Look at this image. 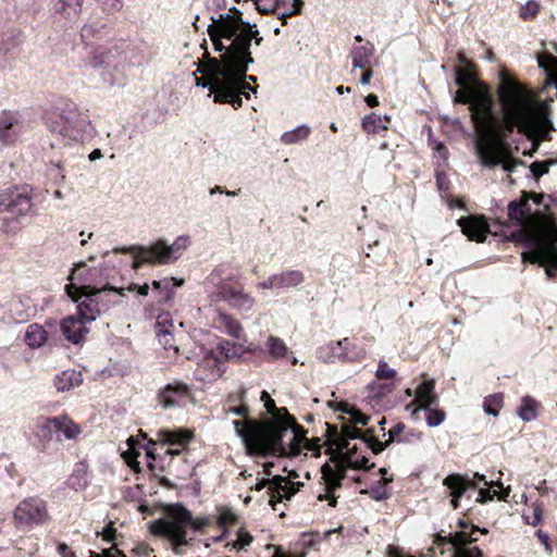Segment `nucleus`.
Wrapping results in <instances>:
<instances>
[{
  "instance_id": "f3484780",
  "label": "nucleus",
  "mask_w": 557,
  "mask_h": 557,
  "mask_svg": "<svg viewBox=\"0 0 557 557\" xmlns=\"http://www.w3.org/2000/svg\"><path fill=\"white\" fill-rule=\"evenodd\" d=\"M257 9L261 13H270L277 11L278 18L286 23V18L297 15L304 7L302 0H252Z\"/></svg>"
},
{
  "instance_id": "a19ab883",
  "label": "nucleus",
  "mask_w": 557,
  "mask_h": 557,
  "mask_svg": "<svg viewBox=\"0 0 557 557\" xmlns=\"http://www.w3.org/2000/svg\"><path fill=\"white\" fill-rule=\"evenodd\" d=\"M343 348L346 362L360 361L366 357V349L348 337L343 338Z\"/></svg>"
},
{
  "instance_id": "a878e982",
  "label": "nucleus",
  "mask_w": 557,
  "mask_h": 557,
  "mask_svg": "<svg viewBox=\"0 0 557 557\" xmlns=\"http://www.w3.org/2000/svg\"><path fill=\"white\" fill-rule=\"evenodd\" d=\"M22 129L23 125L12 113L4 112L0 115V143L2 145L15 143Z\"/></svg>"
},
{
  "instance_id": "b1692460",
  "label": "nucleus",
  "mask_w": 557,
  "mask_h": 557,
  "mask_svg": "<svg viewBox=\"0 0 557 557\" xmlns=\"http://www.w3.org/2000/svg\"><path fill=\"white\" fill-rule=\"evenodd\" d=\"M86 323L87 322L82 320L81 317L69 315L64 318L61 322V330L64 337L73 344L81 343L88 333V329L85 325Z\"/></svg>"
},
{
  "instance_id": "39448f33",
  "label": "nucleus",
  "mask_w": 557,
  "mask_h": 557,
  "mask_svg": "<svg viewBox=\"0 0 557 557\" xmlns=\"http://www.w3.org/2000/svg\"><path fill=\"white\" fill-rule=\"evenodd\" d=\"M190 245L188 235L178 236L171 245L165 239H158L149 246H131L116 248L115 252H132L134 256L133 269H139L143 264H169L177 260L184 250Z\"/></svg>"
},
{
  "instance_id": "4c0bfd02",
  "label": "nucleus",
  "mask_w": 557,
  "mask_h": 557,
  "mask_svg": "<svg viewBox=\"0 0 557 557\" xmlns=\"http://www.w3.org/2000/svg\"><path fill=\"white\" fill-rule=\"evenodd\" d=\"M184 284L183 278L164 277L162 278V288L160 289L158 301L168 302L174 298L175 289Z\"/></svg>"
},
{
  "instance_id": "7c9ffc66",
  "label": "nucleus",
  "mask_w": 557,
  "mask_h": 557,
  "mask_svg": "<svg viewBox=\"0 0 557 557\" xmlns=\"http://www.w3.org/2000/svg\"><path fill=\"white\" fill-rule=\"evenodd\" d=\"M277 290L297 288L305 282V274L300 270L288 269L274 273Z\"/></svg>"
},
{
  "instance_id": "09e8293b",
  "label": "nucleus",
  "mask_w": 557,
  "mask_h": 557,
  "mask_svg": "<svg viewBox=\"0 0 557 557\" xmlns=\"http://www.w3.org/2000/svg\"><path fill=\"white\" fill-rule=\"evenodd\" d=\"M424 410L426 411V424L431 428L438 426L445 420L446 416L443 410L433 409L431 407H428V409Z\"/></svg>"
},
{
  "instance_id": "de8ad7c7",
  "label": "nucleus",
  "mask_w": 557,
  "mask_h": 557,
  "mask_svg": "<svg viewBox=\"0 0 557 557\" xmlns=\"http://www.w3.org/2000/svg\"><path fill=\"white\" fill-rule=\"evenodd\" d=\"M557 160L548 159L545 161H535L530 164V171L533 174V176L539 180L544 174H547L549 171V166L553 164H556Z\"/></svg>"
},
{
  "instance_id": "423d86ee",
  "label": "nucleus",
  "mask_w": 557,
  "mask_h": 557,
  "mask_svg": "<svg viewBox=\"0 0 557 557\" xmlns=\"http://www.w3.org/2000/svg\"><path fill=\"white\" fill-rule=\"evenodd\" d=\"M210 523L207 517L194 518L191 512L181 505L171 507L164 519L152 527L156 534L170 539L175 547L187 545V527L194 531H202Z\"/></svg>"
},
{
  "instance_id": "052dcab7",
  "label": "nucleus",
  "mask_w": 557,
  "mask_h": 557,
  "mask_svg": "<svg viewBox=\"0 0 557 557\" xmlns=\"http://www.w3.org/2000/svg\"><path fill=\"white\" fill-rule=\"evenodd\" d=\"M367 493L375 500H383L387 498V490L384 485L372 487Z\"/></svg>"
},
{
  "instance_id": "ea45409f",
  "label": "nucleus",
  "mask_w": 557,
  "mask_h": 557,
  "mask_svg": "<svg viewBox=\"0 0 557 557\" xmlns=\"http://www.w3.org/2000/svg\"><path fill=\"white\" fill-rule=\"evenodd\" d=\"M388 121L389 117L387 115L381 116L379 114L372 113L363 117L362 128L367 133H377L380 131L387 129Z\"/></svg>"
},
{
  "instance_id": "c85d7f7f",
  "label": "nucleus",
  "mask_w": 557,
  "mask_h": 557,
  "mask_svg": "<svg viewBox=\"0 0 557 557\" xmlns=\"http://www.w3.org/2000/svg\"><path fill=\"white\" fill-rule=\"evenodd\" d=\"M338 450H345V453L342 455L341 461L344 462L346 469H368V458L358 453L356 445L350 446V443L338 444Z\"/></svg>"
},
{
  "instance_id": "9d476101",
  "label": "nucleus",
  "mask_w": 557,
  "mask_h": 557,
  "mask_svg": "<svg viewBox=\"0 0 557 557\" xmlns=\"http://www.w3.org/2000/svg\"><path fill=\"white\" fill-rule=\"evenodd\" d=\"M508 215L517 226L528 231L530 244H532L534 234L541 233L548 227L555 226L554 224L542 225L545 224L544 216L533 214L529 201L525 198L511 201L508 205Z\"/></svg>"
},
{
  "instance_id": "13d9d810",
  "label": "nucleus",
  "mask_w": 557,
  "mask_h": 557,
  "mask_svg": "<svg viewBox=\"0 0 557 557\" xmlns=\"http://www.w3.org/2000/svg\"><path fill=\"white\" fill-rule=\"evenodd\" d=\"M159 342L164 345V348H173L176 354L180 352V348L171 343L172 335L168 330H159L158 331Z\"/></svg>"
},
{
  "instance_id": "cd10ccee",
  "label": "nucleus",
  "mask_w": 557,
  "mask_h": 557,
  "mask_svg": "<svg viewBox=\"0 0 557 557\" xmlns=\"http://www.w3.org/2000/svg\"><path fill=\"white\" fill-rule=\"evenodd\" d=\"M213 326L236 339H240L244 336V330L239 321L224 312H218L213 320Z\"/></svg>"
},
{
  "instance_id": "4be33fe9",
  "label": "nucleus",
  "mask_w": 557,
  "mask_h": 557,
  "mask_svg": "<svg viewBox=\"0 0 557 557\" xmlns=\"http://www.w3.org/2000/svg\"><path fill=\"white\" fill-rule=\"evenodd\" d=\"M434 388L435 382L433 380L422 382L416 389V398L406 406V409H412V413H417L420 409H428V407L436 405L438 397Z\"/></svg>"
},
{
  "instance_id": "79ce46f5",
  "label": "nucleus",
  "mask_w": 557,
  "mask_h": 557,
  "mask_svg": "<svg viewBox=\"0 0 557 557\" xmlns=\"http://www.w3.org/2000/svg\"><path fill=\"white\" fill-rule=\"evenodd\" d=\"M310 132L311 129L309 126L300 125L292 131L283 133V135L281 136V140L285 145L298 144L306 140L310 135Z\"/></svg>"
},
{
  "instance_id": "f8f14e48",
  "label": "nucleus",
  "mask_w": 557,
  "mask_h": 557,
  "mask_svg": "<svg viewBox=\"0 0 557 557\" xmlns=\"http://www.w3.org/2000/svg\"><path fill=\"white\" fill-rule=\"evenodd\" d=\"M202 357L197 361L194 375L198 381L211 383L216 381L225 372V364L216 351L201 348Z\"/></svg>"
},
{
  "instance_id": "5fc2aeb1",
  "label": "nucleus",
  "mask_w": 557,
  "mask_h": 557,
  "mask_svg": "<svg viewBox=\"0 0 557 557\" xmlns=\"http://www.w3.org/2000/svg\"><path fill=\"white\" fill-rule=\"evenodd\" d=\"M236 520H237V516L231 509L221 508L219 510L218 523L220 527L235 523Z\"/></svg>"
},
{
  "instance_id": "c9c22d12",
  "label": "nucleus",
  "mask_w": 557,
  "mask_h": 557,
  "mask_svg": "<svg viewBox=\"0 0 557 557\" xmlns=\"http://www.w3.org/2000/svg\"><path fill=\"white\" fill-rule=\"evenodd\" d=\"M45 123L47 128L52 134L60 135L65 140V120H64V109L61 111L53 110L46 114Z\"/></svg>"
},
{
  "instance_id": "f704fd0d",
  "label": "nucleus",
  "mask_w": 557,
  "mask_h": 557,
  "mask_svg": "<svg viewBox=\"0 0 557 557\" xmlns=\"http://www.w3.org/2000/svg\"><path fill=\"white\" fill-rule=\"evenodd\" d=\"M24 339L30 348H40L46 344L48 333L44 326L33 323L27 326Z\"/></svg>"
},
{
  "instance_id": "bb28decb",
  "label": "nucleus",
  "mask_w": 557,
  "mask_h": 557,
  "mask_svg": "<svg viewBox=\"0 0 557 557\" xmlns=\"http://www.w3.org/2000/svg\"><path fill=\"white\" fill-rule=\"evenodd\" d=\"M94 270L87 269L83 262L75 264L69 276V281L76 284V288H74L75 293L98 288L91 285L94 282Z\"/></svg>"
},
{
  "instance_id": "a18cd8bd",
  "label": "nucleus",
  "mask_w": 557,
  "mask_h": 557,
  "mask_svg": "<svg viewBox=\"0 0 557 557\" xmlns=\"http://www.w3.org/2000/svg\"><path fill=\"white\" fill-rule=\"evenodd\" d=\"M503 406V396L500 394L491 395L485 398L483 407L484 411L487 414H492L494 417L498 416V411Z\"/></svg>"
},
{
  "instance_id": "338daca9",
  "label": "nucleus",
  "mask_w": 557,
  "mask_h": 557,
  "mask_svg": "<svg viewBox=\"0 0 557 557\" xmlns=\"http://www.w3.org/2000/svg\"><path fill=\"white\" fill-rule=\"evenodd\" d=\"M124 292H134L136 290L138 295L140 296H147L149 293V285L146 283L144 285H137V284H131L127 288H123Z\"/></svg>"
},
{
  "instance_id": "72a5a7b5",
  "label": "nucleus",
  "mask_w": 557,
  "mask_h": 557,
  "mask_svg": "<svg viewBox=\"0 0 557 557\" xmlns=\"http://www.w3.org/2000/svg\"><path fill=\"white\" fill-rule=\"evenodd\" d=\"M82 373L69 369L62 371L60 374H58L54 379V386L59 392H66L70 391L76 386H78L82 383Z\"/></svg>"
},
{
  "instance_id": "a211bd4d",
  "label": "nucleus",
  "mask_w": 557,
  "mask_h": 557,
  "mask_svg": "<svg viewBox=\"0 0 557 557\" xmlns=\"http://www.w3.org/2000/svg\"><path fill=\"white\" fill-rule=\"evenodd\" d=\"M79 66L86 70H102L100 74L103 83L112 85L114 82L111 76H107V73H110L113 66L109 62V55L104 48L86 49L85 59Z\"/></svg>"
},
{
  "instance_id": "774afa93",
  "label": "nucleus",
  "mask_w": 557,
  "mask_h": 557,
  "mask_svg": "<svg viewBox=\"0 0 557 557\" xmlns=\"http://www.w3.org/2000/svg\"><path fill=\"white\" fill-rule=\"evenodd\" d=\"M104 557H126L120 549L115 546L102 550Z\"/></svg>"
},
{
  "instance_id": "3c124183",
  "label": "nucleus",
  "mask_w": 557,
  "mask_h": 557,
  "mask_svg": "<svg viewBox=\"0 0 557 557\" xmlns=\"http://www.w3.org/2000/svg\"><path fill=\"white\" fill-rule=\"evenodd\" d=\"M252 542V536L244 529H239L237 532V539L232 543V547L240 550L244 549Z\"/></svg>"
},
{
  "instance_id": "412c9836",
  "label": "nucleus",
  "mask_w": 557,
  "mask_h": 557,
  "mask_svg": "<svg viewBox=\"0 0 557 557\" xmlns=\"http://www.w3.org/2000/svg\"><path fill=\"white\" fill-rule=\"evenodd\" d=\"M461 232L470 239L478 243L485 240L490 233V225L484 216L470 215L458 220Z\"/></svg>"
},
{
  "instance_id": "393cba45",
  "label": "nucleus",
  "mask_w": 557,
  "mask_h": 557,
  "mask_svg": "<svg viewBox=\"0 0 557 557\" xmlns=\"http://www.w3.org/2000/svg\"><path fill=\"white\" fill-rule=\"evenodd\" d=\"M479 531V529H472L471 532L468 533L467 531L462 530L451 535L450 542L456 547L458 557H482L483 554L479 547H465V545L468 543L478 541V537L474 536V533Z\"/></svg>"
},
{
  "instance_id": "9b49d317",
  "label": "nucleus",
  "mask_w": 557,
  "mask_h": 557,
  "mask_svg": "<svg viewBox=\"0 0 557 557\" xmlns=\"http://www.w3.org/2000/svg\"><path fill=\"white\" fill-rule=\"evenodd\" d=\"M13 518L21 525L42 524L49 520L47 503L36 496L21 500L14 509Z\"/></svg>"
},
{
  "instance_id": "20e7f679",
  "label": "nucleus",
  "mask_w": 557,
  "mask_h": 557,
  "mask_svg": "<svg viewBox=\"0 0 557 557\" xmlns=\"http://www.w3.org/2000/svg\"><path fill=\"white\" fill-rule=\"evenodd\" d=\"M233 272L225 265H219L211 271L203 282L205 290L212 302H226L231 308L242 312L251 311L256 299L243 286L231 285Z\"/></svg>"
},
{
  "instance_id": "49530a36",
  "label": "nucleus",
  "mask_w": 557,
  "mask_h": 557,
  "mask_svg": "<svg viewBox=\"0 0 557 557\" xmlns=\"http://www.w3.org/2000/svg\"><path fill=\"white\" fill-rule=\"evenodd\" d=\"M211 351H216L218 352V356L220 358H222V360L225 362L227 359L234 357L237 355V349H236V345L228 342V341H224V342H221L216 348L214 349H210Z\"/></svg>"
},
{
  "instance_id": "680f3d73",
  "label": "nucleus",
  "mask_w": 557,
  "mask_h": 557,
  "mask_svg": "<svg viewBox=\"0 0 557 557\" xmlns=\"http://www.w3.org/2000/svg\"><path fill=\"white\" fill-rule=\"evenodd\" d=\"M98 535H101L102 539L111 543L115 540L116 536V529L112 525V522H110L100 533H97Z\"/></svg>"
},
{
  "instance_id": "4d7b16f0",
  "label": "nucleus",
  "mask_w": 557,
  "mask_h": 557,
  "mask_svg": "<svg viewBox=\"0 0 557 557\" xmlns=\"http://www.w3.org/2000/svg\"><path fill=\"white\" fill-rule=\"evenodd\" d=\"M346 412L350 416V423L356 425V424H361V425H367L368 424V421H369V417L366 416L364 413H362L361 411H359L358 409L356 408H349L346 410Z\"/></svg>"
},
{
  "instance_id": "e433bc0d",
  "label": "nucleus",
  "mask_w": 557,
  "mask_h": 557,
  "mask_svg": "<svg viewBox=\"0 0 557 557\" xmlns=\"http://www.w3.org/2000/svg\"><path fill=\"white\" fill-rule=\"evenodd\" d=\"M373 53L374 48L369 42L366 46L355 47L350 53L352 67L364 70L370 64Z\"/></svg>"
},
{
  "instance_id": "6e6d98bb",
  "label": "nucleus",
  "mask_w": 557,
  "mask_h": 557,
  "mask_svg": "<svg viewBox=\"0 0 557 557\" xmlns=\"http://www.w3.org/2000/svg\"><path fill=\"white\" fill-rule=\"evenodd\" d=\"M22 302L20 300H12L10 302V312L12 313V318L16 322H24L27 320L28 314L21 310Z\"/></svg>"
},
{
  "instance_id": "2eb2a0df",
  "label": "nucleus",
  "mask_w": 557,
  "mask_h": 557,
  "mask_svg": "<svg viewBox=\"0 0 557 557\" xmlns=\"http://www.w3.org/2000/svg\"><path fill=\"white\" fill-rule=\"evenodd\" d=\"M265 486H269L271 495L269 504L274 510L276 502L289 499L297 492L296 484L281 475H274L271 480H261L256 484L255 490L261 491Z\"/></svg>"
},
{
  "instance_id": "4468645a",
  "label": "nucleus",
  "mask_w": 557,
  "mask_h": 557,
  "mask_svg": "<svg viewBox=\"0 0 557 557\" xmlns=\"http://www.w3.org/2000/svg\"><path fill=\"white\" fill-rule=\"evenodd\" d=\"M191 397L190 387L182 382L170 383L158 392V401L165 409L184 407Z\"/></svg>"
},
{
  "instance_id": "ddd939ff",
  "label": "nucleus",
  "mask_w": 557,
  "mask_h": 557,
  "mask_svg": "<svg viewBox=\"0 0 557 557\" xmlns=\"http://www.w3.org/2000/svg\"><path fill=\"white\" fill-rule=\"evenodd\" d=\"M65 120V140L79 141L84 134L90 127L88 114L81 111L75 104H69L64 108Z\"/></svg>"
},
{
  "instance_id": "69168bd1",
  "label": "nucleus",
  "mask_w": 557,
  "mask_h": 557,
  "mask_svg": "<svg viewBox=\"0 0 557 557\" xmlns=\"http://www.w3.org/2000/svg\"><path fill=\"white\" fill-rule=\"evenodd\" d=\"M245 394H246V389L243 386H240L237 391L230 394V396L227 398V404L233 405L237 401L242 403L245 398Z\"/></svg>"
},
{
  "instance_id": "58836bf2",
  "label": "nucleus",
  "mask_w": 557,
  "mask_h": 557,
  "mask_svg": "<svg viewBox=\"0 0 557 557\" xmlns=\"http://www.w3.org/2000/svg\"><path fill=\"white\" fill-rule=\"evenodd\" d=\"M265 347L271 360L285 358L288 354V347L284 341L277 336H269L265 342Z\"/></svg>"
},
{
  "instance_id": "7ed1b4c3",
  "label": "nucleus",
  "mask_w": 557,
  "mask_h": 557,
  "mask_svg": "<svg viewBox=\"0 0 557 557\" xmlns=\"http://www.w3.org/2000/svg\"><path fill=\"white\" fill-rule=\"evenodd\" d=\"M261 400L272 420L239 421L234 420L236 434L242 438L246 451L250 456H268L270 454H299L307 443L306 432L298 425L286 408H276L274 400L263 391Z\"/></svg>"
},
{
  "instance_id": "c03bdc74",
  "label": "nucleus",
  "mask_w": 557,
  "mask_h": 557,
  "mask_svg": "<svg viewBox=\"0 0 557 557\" xmlns=\"http://www.w3.org/2000/svg\"><path fill=\"white\" fill-rule=\"evenodd\" d=\"M519 417L525 421L530 422L536 419V411H535V401L527 396L522 399V405L518 410Z\"/></svg>"
},
{
  "instance_id": "6ab92c4d",
  "label": "nucleus",
  "mask_w": 557,
  "mask_h": 557,
  "mask_svg": "<svg viewBox=\"0 0 557 557\" xmlns=\"http://www.w3.org/2000/svg\"><path fill=\"white\" fill-rule=\"evenodd\" d=\"M193 438V432L184 429L176 430H160L158 432V440L169 445L166 454L171 456H178L188 445Z\"/></svg>"
},
{
  "instance_id": "864d4df0",
  "label": "nucleus",
  "mask_w": 557,
  "mask_h": 557,
  "mask_svg": "<svg viewBox=\"0 0 557 557\" xmlns=\"http://www.w3.org/2000/svg\"><path fill=\"white\" fill-rule=\"evenodd\" d=\"M540 10V5L535 1H528L520 9V17L523 20L533 18Z\"/></svg>"
},
{
  "instance_id": "0e129e2a",
  "label": "nucleus",
  "mask_w": 557,
  "mask_h": 557,
  "mask_svg": "<svg viewBox=\"0 0 557 557\" xmlns=\"http://www.w3.org/2000/svg\"><path fill=\"white\" fill-rule=\"evenodd\" d=\"M225 411L228 413L236 414V416L247 417L248 407L245 404H242L239 406L228 405V407L225 408Z\"/></svg>"
},
{
  "instance_id": "f257e3e1",
  "label": "nucleus",
  "mask_w": 557,
  "mask_h": 557,
  "mask_svg": "<svg viewBox=\"0 0 557 557\" xmlns=\"http://www.w3.org/2000/svg\"><path fill=\"white\" fill-rule=\"evenodd\" d=\"M455 83L459 89L455 92L454 102L469 104L471 120L478 131L475 151L482 166L493 169L500 165L505 172L512 173L518 166L525 165L524 161L512 156L511 147L506 143L515 129L532 140L529 156L539 149L541 141L550 139V133L555 131L553 99H537L527 85L506 71L499 72L495 89L500 115L494 113L490 87L474 81L471 72L456 67Z\"/></svg>"
},
{
  "instance_id": "473e14b6",
  "label": "nucleus",
  "mask_w": 557,
  "mask_h": 557,
  "mask_svg": "<svg viewBox=\"0 0 557 557\" xmlns=\"http://www.w3.org/2000/svg\"><path fill=\"white\" fill-rule=\"evenodd\" d=\"M317 356L320 360L326 363L335 362L337 360L345 361L343 339L338 342H330L326 345L320 347L317 351Z\"/></svg>"
},
{
  "instance_id": "603ef678",
  "label": "nucleus",
  "mask_w": 557,
  "mask_h": 557,
  "mask_svg": "<svg viewBox=\"0 0 557 557\" xmlns=\"http://www.w3.org/2000/svg\"><path fill=\"white\" fill-rule=\"evenodd\" d=\"M396 374V371L387 364L386 361L380 360L377 363V369L375 372V376L379 380H389L393 379Z\"/></svg>"
},
{
  "instance_id": "dca6fc26",
  "label": "nucleus",
  "mask_w": 557,
  "mask_h": 557,
  "mask_svg": "<svg viewBox=\"0 0 557 557\" xmlns=\"http://www.w3.org/2000/svg\"><path fill=\"white\" fill-rule=\"evenodd\" d=\"M346 466L343 461L338 460L334 467L325 463L321 468L322 479L326 485V493L320 494L318 496L319 500L327 499L330 506L334 507L336 505V497L332 495V493L341 487L342 481L346 476Z\"/></svg>"
},
{
  "instance_id": "bf43d9fd",
  "label": "nucleus",
  "mask_w": 557,
  "mask_h": 557,
  "mask_svg": "<svg viewBox=\"0 0 557 557\" xmlns=\"http://www.w3.org/2000/svg\"><path fill=\"white\" fill-rule=\"evenodd\" d=\"M405 424L403 422H398L396 423L389 431H388V438L385 443H382L383 445H385V447L394 442L395 440L398 438V436L404 432L405 430Z\"/></svg>"
},
{
  "instance_id": "2f4dec72",
  "label": "nucleus",
  "mask_w": 557,
  "mask_h": 557,
  "mask_svg": "<svg viewBox=\"0 0 557 557\" xmlns=\"http://www.w3.org/2000/svg\"><path fill=\"white\" fill-rule=\"evenodd\" d=\"M47 426L61 432L67 440L75 438L81 433L79 426L65 416L48 419Z\"/></svg>"
},
{
  "instance_id": "0eeeda50",
  "label": "nucleus",
  "mask_w": 557,
  "mask_h": 557,
  "mask_svg": "<svg viewBox=\"0 0 557 557\" xmlns=\"http://www.w3.org/2000/svg\"><path fill=\"white\" fill-rule=\"evenodd\" d=\"M75 283H70L65 286V290L71 299L77 304V313L82 320L92 322L101 313L104 306L100 305V300L108 297V300L113 305H120L122 298L125 296L123 288H115L109 284L97 289L75 293Z\"/></svg>"
},
{
  "instance_id": "f03ea898",
  "label": "nucleus",
  "mask_w": 557,
  "mask_h": 557,
  "mask_svg": "<svg viewBox=\"0 0 557 557\" xmlns=\"http://www.w3.org/2000/svg\"><path fill=\"white\" fill-rule=\"evenodd\" d=\"M242 15L239 10L231 8L227 13L211 16L207 32L219 57L206 52L205 63L193 74L196 86L208 88L214 102L230 103L235 109L242 107V96L249 99L250 92H257V86L247 83H256L257 78L247 72L255 62L252 41L256 46L263 41L256 24L245 22Z\"/></svg>"
},
{
  "instance_id": "1a4fd4ad",
  "label": "nucleus",
  "mask_w": 557,
  "mask_h": 557,
  "mask_svg": "<svg viewBox=\"0 0 557 557\" xmlns=\"http://www.w3.org/2000/svg\"><path fill=\"white\" fill-rule=\"evenodd\" d=\"M34 202L29 193L25 189L7 190L4 211L10 216L2 220V230L7 234H16L21 227L20 222L23 218L33 214Z\"/></svg>"
},
{
  "instance_id": "8fccbe9b",
  "label": "nucleus",
  "mask_w": 557,
  "mask_h": 557,
  "mask_svg": "<svg viewBox=\"0 0 557 557\" xmlns=\"http://www.w3.org/2000/svg\"><path fill=\"white\" fill-rule=\"evenodd\" d=\"M101 8L102 12L111 15L119 12L123 7V0H95Z\"/></svg>"
},
{
  "instance_id": "5701e85b",
  "label": "nucleus",
  "mask_w": 557,
  "mask_h": 557,
  "mask_svg": "<svg viewBox=\"0 0 557 557\" xmlns=\"http://www.w3.org/2000/svg\"><path fill=\"white\" fill-rule=\"evenodd\" d=\"M443 484L449 491L451 497L450 503L454 509L459 506V498L465 494L468 488H474L475 483L468 475L461 474H449L447 475Z\"/></svg>"
},
{
  "instance_id": "e2e57ef3",
  "label": "nucleus",
  "mask_w": 557,
  "mask_h": 557,
  "mask_svg": "<svg viewBox=\"0 0 557 557\" xmlns=\"http://www.w3.org/2000/svg\"><path fill=\"white\" fill-rule=\"evenodd\" d=\"M256 288L257 289H274V290H277L275 275L272 274L267 280L257 283Z\"/></svg>"
},
{
  "instance_id": "c756f323",
  "label": "nucleus",
  "mask_w": 557,
  "mask_h": 557,
  "mask_svg": "<svg viewBox=\"0 0 557 557\" xmlns=\"http://www.w3.org/2000/svg\"><path fill=\"white\" fill-rule=\"evenodd\" d=\"M83 1L84 0H57L54 10L70 23H75L82 14Z\"/></svg>"
},
{
  "instance_id": "6e6552de",
  "label": "nucleus",
  "mask_w": 557,
  "mask_h": 557,
  "mask_svg": "<svg viewBox=\"0 0 557 557\" xmlns=\"http://www.w3.org/2000/svg\"><path fill=\"white\" fill-rule=\"evenodd\" d=\"M531 247L530 251L522 253V261L544 265L547 276H554L557 270V226L534 234Z\"/></svg>"
},
{
  "instance_id": "aec40b11",
  "label": "nucleus",
  "mask_w": 557,
  "mask_h": 557,
  "mask_svg": "<svg viewBox=\"0 0 557 557\" xmlns=\"http://www.w3.org/2000/svg\"><path fill=\"white\" fill-rule=\"evenodd\" d=\"M360 438L374 454H380L385 449V445L373 436H368L351 423H346L342 428V433L335 438V445L350 443V440Z\"/></svg>"
},
{
  "instance_id": "37998d69",
  "label": "nucleus",
  "mask_w": 557,
  "mask_h": 557,
  "mask_svg": "<svg viewBox=\"0 0 557 557\" xmlns=\"http://www.w3.org/2000/svg\"><path fill=\"white\" fill-rule=\"evenodd\" d=\"M539 67L557 82V58L550 53H543L537 57Z\"/></svg>"
}]
</instances>
